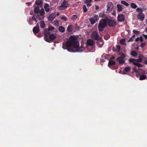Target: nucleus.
Here are the masks:
<instances>
[{
	"mask_svg": "<svg viewBox=\"0 0 147 147\" xmlns=\"http://www.w3.org/2000/svg\"><path fill=\"white\" fill-rule=\"evenodd\" d=\"M79 45L78 42L76 40L75 38L71 36L69 37V40L63 43L62 47L64 49H67L69 52H74L76 51L74 49L78 48Z\"/></svg>",
	"mask_w": 147,
	"mask_h": 147,
	"instance_id": "obj_1",
	"label": "nucleus"
},
{
	"mask_svg": "<svg viewBox=\"0 0 147 147\" xmlns=\"http://www.w3.org/2000/svg\"><path fill=\"white\" fill-rule=\"evenodd\" d=\"M45 40L49 42H51V40H54L56 37V36L51 33L47 29H45L44 32Z\"/></svg>",
	"mask_w": 147,
	"mask_h": 147,
	"instance_id": "obj_2",
	"label": "nucleus"
},
{
	"mask_svg": "<svg viewBox=\"0 0 147 147\" xmlns=\"http://www.w3.org/2000/svg\"><path fill=\"white\" fill-rule=\"evenodd\" d=\"M107 25V22L106 19H101L99 22L98 25V29L100 32H102L104 28L106 27Z\"/></svg>",
	"mask_w": 147,
	"mask_h": 147,
	"instance_id": "obj_3",
	"label": "nucleus"
},
{
	"mask_svg": "<svg viewBox=\"0 0 147 147\" xmlns=\"http://www.w3.org/2000/svg\"><path fill=\"white\" fill-rule=\"evenodd\" d=\"M106 19L107 22V24L110 27H113L116 25V22L114 20L108 18Z\"/></svg>",
	"mask_w": 147,
	"mask_h": 147,
	"instance_id": "obj_4",
	"label": "nucleus"
},
{
	"mask_svg": "<svg viewBox=\"0 0 147 147\" xmlns=\"http://www.w3.org/2000/svg\"><path fill=\"white\" fill-rule=\"evenodd\" d=\"M69 4L67 3V2L64 0L61 3V5L58 7V9L59 10H61L64 9L65 8L68 7Z\"/></svg>",
	"mask_w": 147,
	"mask_h": 147,
	"instance_id": "obj_5",
	"label": "nucleus"
},
{
	"mask_svg": "<svg viewBox=\"0 0 147 147\" xmlns=\"http://www.w3.org/2000/svg\"><path fill=\"white\" fill-rule=\"evenodd\" d=\"M98 16L96 14H94L91 18L89 19V20L92 25L94 24L98 20Z\"/></svg>",
	"mask_w": 147,
	"mask_h": 147,
	"instance_id": "obj_6",
	"label": "nucleus"
},
{
	"mask_svg": "<svg viewBox=\"0 0 147 147\" xmlns=\"http://www.w3.org/2000/svg\"><path fill=\"white\" fill-rule=\"evenodd\" d=\"M91 38L94 40H98L99 35L96 31L93 32L91 34Z\"/></svg>",
	"mask_w": 147,
	"mask_h": 147,
	"instance_id": "obj_7",
	"label": "nucleus"
},
{
	"mask_svg": "<svg viewBox=\"0 0 147 147\" xmlns=\"http://www.w3.org/2000/svg\"><path fill=\"white\" fill-rule=\"evenodd\" d=\"M135 59H130L129 60V62L130 63H132L134 65L137 66L138 67H141L142 66L140 64L137 62H135Z\"/></svg>",
	"mask_w": 147,
	"mask_h": 147,
	"instance_id": "obj_8",
	"label": "nucleus"
},
{
	"mask_svg": "<svg viewBox=\"0 0 147 147\" xmlns=\"http://www.w3.org/2000/svg\"><path fill=\"white\" fill-rule=\"evenodd\" d=\"M117 20L119 22H123L125 20V17L123 14H119L117 17Z\"/></svg>",
	"mask_w": 147,
	"mask_h": 147,
	"instance_id": "obj_9",
	"label": "nucleus"
},
{
	"mask_svg": "<svg viewBox=\"0 0 147 147\" xmlns=\"http://www.w3.org/2000/svg\"><path fill=\"white\" fill-rule=\"evenodd\" d=\"M36 19L38 20H40L41 19V17L38 14H35L33 15L32 16V19L34 20L36 22H38Z\"/></svg>",
	"mask_w": 147,
	"mask_h": 147,
	"instance_id": "obj_10",
	"label": "nucleus"
},
{
	"mask_svg": "<svg viewBox=\"0 0 147 147\" xmlns=\"http://www.w3.org/2000/svg\"><path fill=\"white\" fill-rule=\"evenodd\" d=\"M145 18L144 14L142 13H139L137 15V18L141 21H143Z\"/></svg>",
	"mask_w": 147,
	"mask_h": 147,
	"instance_id": "obj_11",
	"label": "nucleus"
},
{
	"mask_svg": "<svg viewBox=\"0 0 147 147\" xmlns=\"http://www.w3.org/2000/svg\"><path fill=\"white\" fill-rule=\"evenodd\" d=\"M113 7V4L111 2H109L107 6V11H111Z\"/></svg>",
	"mask_w": 147,
	"mask_h": 147,
	"instance_id": "obj_12",
	"label": "nucleus"
},
{
	"mask_svg": "<svg viewBox=\"0 0 147 147\" xmlns=\"http://www.w3.org/2000/svg\"><path fill=\"white\" fill-rule=\"evenodd\" d=\"M56 15L55 13H52L50 14L48 17V19L49 20L52 21L55 18Z\"/></svg>",
	"mask_w": 147,
	"mask_h": 147,
	"instance_id": "obj_13",
	"label": "nucleus"
},
{
	"mask_svg": "<svg viewBox=\"0 0 147 147\" xmlns=\"http://www.w3.org/2000/svg\"><path fill=\"white\" fill-rule=\"evenodd\" d=\"M94 43V41L91 39H88L87 41V44L88 45L92 46Z\"/></svg>",
	"mask_w": 147,
	"mask_h": 147,
	"instance_id": "obj_14",
	"label": "nucleus"
},
{
	"mask_svg": "<svg viewBox=\"0 0 147 147\" xmlns=\"http://www.w3.org/2000/svg\"><path fill=\"white\" fill-rule=\"evenodd\" d=\"M116 62L115 61L112 60H110L108 62V66L109 67H111L112 66L114 65L115 64Z\"/></svg>",
	"mask_w": 147,
	"mask_h": 147,
	"instance_id": "obj_15",
	"label": "nucleus"
},
{
	"mask_svg": "<svg viewBox=\"0 0 147 147\" xmlns=\"http://www.w3.org/2000/svg\"><path fill=\"white\" fill-rule=\"evenodd\" d=\"M116 61L119 62L120 64H123L125 61H124V59L120 58L119 57H117L116 59Z\"/></svg>",
	"mask_w": 147,
	"mask_h": 147,
	"instance_id": "obj_16",
	"label": "nucleus"
},
{
	"mask_svg": "<svg viewBox=\"0 0 147 147\" xmlns=\"http://www.w3.org/2000/svg\"><path fill=\"white\" fill-rule=\"evenodd\" d=\"M40 31V29L36 27H34L33 29V32L34 34L37 33Z\"/></svg>",
	"mask_w": 147,
	"mask_h": 147,
	"instance_id": "obj_17",
	"label": "nucleus"
},
{
	"mask_svg": "<svg viewBox=\"0 0 147 147\" xmlns=\"http://www.w3.org/2000/svg\"><path fill=\"white\" fill-rule=\"evenodd\" d=\"M40 11V9L38 6L36 7L34 9V12L36 14H38Z\"/></svg>",
	"mask_w": 147,
	"mask_h": 147,
	"instance_id": "obj_18",
	"label": "nucleus"
},
{
	"mask_svg": "<svg viewBox=\"0 0 147 147\" xmlns=\"http://www.w3.org/2000/svg\"><path fill=\"white\" fill-rule=\"evenodd\" d=\"M73 26L72 25H69L67 28V31L68 32H71L73 30Z\"/></svg>",
	"mask_w": 147,
	"mask_h": 147,
	"instance_id": "obj_19",
	"label": "nucleus"
},
{
	"mask_svg": "<svg viewBox=\"0 0 147 147\" xmlns=\"http://www.w3.org/2000/svg\"><path fill=\"white\" fill-rule=\"evenodd\" d=\"M44 8L45 10V11L47 12H48L49 10V5L47 3H46L45 5L44 6Z\"/></svg>",
	"mask_w": 147,
	"mask_h": 147,
	"instance_id": "obj_20",
	"label": "nucleus"
},
{
	"mask_svg": "<svg viewBox=\"0 0 147 147\" xmlns=\"http://www.w3.org/2000/svg\"><path fill=\"white\" fill-rule=\"evenodd\" d=\"M147 78V77L146 75H142L140 76L139 80H146Z\"/></svg>",
	"mask_w": 147,
	"mask_h": 147,
	"instance_id": "obj_21",
	"label": "nucleus"
},
{
	"mask_svg": "<svg viewBox=\"0 0 147 147\" xmlns=\"http://www.w3.org/2000/svg\"><path fill=\"white\" fill-rule=\"evenodd\" d=\"M130 54L131 56L134 57H136L138 55L137 53V52H136L135 51H132L131 52Z\"/></svg>",
	"mask_w": 147,
	"mask_h": 147,
	"instance_id": "obj_22",
	"label": "nucleus"
},
{
	"mask_svg": "<svg viewBox=\"0 0 147 147\" xmlns=\"http://www.w3.org/2000/svg\"><path fill=\"white\" fill-rule=\"evenodd\" d=\"M39 13H40V16H42V18H44L45 14V11L44 9L43 8L41 10H40V11Z\"/></svg>",
	"mask_w": 147,
	"mask_h": 147,
	"instance_id": "obj_23",
	"label": "nucleus"
},
{
	"mask_svg": "<svg viewBox=\"0 0 147 147\" xmlns=\"http://www.w3.org/2000/svg\"><path fill=\"white\" fill-rule=\"evenodd\" d=\"M59 32L63 33L65 32V28L62 26H60L59 27Z\"/></svg>",
	"mask_w": 147,
	"mask_h": 147,
	"instance_id": "obj_24",
	"label": "nucleus"
},
{
	"mask_svg": "<svg viewBox=\"0 0 147 147\" xmlns=\"http://www.w3.org/2000/svg\"><path fill=\"white\" fill-rule=\"evenodd\" d=\"M117 7L118 9V11H122L123 9L122 6L119 4H117Z\"/></svg>",
	"mask_w": 147,
	"mask_h": 147,
	"instance_id": "obj_25",
	"label": "nucleus"
},
{
	"mask_svg": "<svg viewBox=\"0 0 147 147\" xmlns=\"http://www.w3.org/2000/svg\"><path fill=\"white\" fill-rule=\"evenodd\" d=\"M35 3L37 5H42V2L40 0H36L35 2Z\"/></svg>",
	"mask_w": 147,
	"mask_h": 147,
	"instance_id": "obj_26",
	"label": "nucleus"
},
{
	"mask_svg": "<svg viewBox=\"0 0 147 147\" xmlns=\"http://www.w3.org/2000/svg\"><path fill=\"white\" fill-rule=\"evenodd\" d=\"M40 26L41 28H43L45 27V24L43 21H41L40 23Z\"/></svg>",
	"mask_w": 147,
	"mask_h": 147,
	"instance_id": "obj_27",
	"label": "nucleus"
},
{
	"mask_svg": "<svg viewBox=\"0 0 147 147\" xmlns=\"http://www.w3.org/2000/svg\"><path fill=\"white\" fill-rule=\"evenodd\" d=\"M120 43L121 44L124 45L125 44V39L124 38L121 39L120 41Z\"/></svg>",
	"mask_w": 147,
	"mask_h": 147,
	"instance_id": "obj_28",
	"label": "nucleus"
},
{
	"mask_svg": "<svg viewBox=\"0 0 147 147\" xmlns=\"http://www.w3.org/2000/svg\"><path fill=\"white\" fill-rule=\"evenodd\" d=\"M131 8L133 9H136L137 7V5L135 3H131Z\"/></svg>",
	"mask_w": 147,
	"mask_h": 147,
	"instance_id": "obj_29",
	"label": "nucleus"
},
{
	"mask_svg": "<svg viewBox=\"0 0 147 147\" xmlns=\"http://www.w3.org/2000/svg\"><path fill=\"white\" fill-rule=\"evenodd\" d=\"M121 3L126 6H128L129 5V4L124 1H121Z\"/></svg>",
	"mask_w": 147,
	"mask_h": 147,
	"instance_id": "obj_30",
	"label": "nucleus"
},
{
	"mask_svg": "<svg viewBox=\"0 0 147 147\" xmlns=\"http://www.w3.org/2000/svg\"><path fill=\"white\" fill-rule=\"evenodd\" d=\"M130 69L131 68L130 67H126L125 68L124 71L125 72H128Z\"/></svg>",
	"mask_w": 147,
	"mask_h": 147,
	"instance_id": "obj_31",
	"label": "nucleus"
},
{
	"mask_svg": "<svg viewBox=\"0 0 147 147\" xmlns=\"http://www.w3.org/2000/svg\"><path fill=\"white\" fill-rule=\"evenodd\" d=\"M82 8L84 12H86L87 11V9L85 5H84L83 6Z\"/></svg>",
	"mask_w": 147,
	"mask_h": 147,
	"instance_id": "obj_32",
	"label": "nucleus"
},
{
	"mask_svg": "<svg viewBox=\"0 0 147 147\" xmlns=\"http://www.w3.org/2000/svg\"><path fill=\"white\" fill-rule=\"evenodd\" d=\"M136 11L137 12H138V13H141L143 11L142 9H141L139 8H137L136 9Z\"/></svg>",
	"mask_w": 147,
	"mask_h": 147,
	"instance_id": "obj_33",
	"label": "nucleus"
},
{
	"mask_svg": "<svg viewBox=\"0 0 147 147\" xmlns=\"http://www.w3.org/2000/svg\"><path fill=\"white\" fill-rule=\"evenodd\" d=\"M133 32L135 34H139L140 32L139 31L136 30H133Z\"/></svg>",
	"mask_w": 147,
	"mask_h": 147,
	"instance_id": "obj_34",
	"label": "nucleus"
},
{
	"mask_svg": "<svg viewBox=\"0 0 147 147\" xmlns=\"http://www.w3.org/2000/svg\"><path fill=\"white\" fill-rule=\"evenodd\" d=\"M106 15L104 13H100L99 16L102 18L105 17Z\"/></svg>",
	"mask_w": 147,
	"mask_h": 147,
	"instance_id": "obj_35",
	"label": "nucleus"
},
{
	"mask_svg": "<svg viewBox=\"0 0 147 147\" xmlns=\"http://www.w3.org/2000/svg\"><path fill=\"white\" fill-rule=\"evenodd\" d=\"M54 29V27L53 26H49L48 28V30L49 31L50 30H52Z\"/></svg>",
	"mask_w": 147,
	"mask_h": 147,
	"instance_id": "obj_36",
	"label": "nucleus"
},
{
	"mask_svg": "<svg viewBox=\"0 0 147 147\" xmlns=\"http://www.w3.org/2000/svg\"><path fill=\"white\" fill-rule=\"evenodd\" d=\"M77 18V16L76 15H73L71 17V19L73 20H75Z\"/></svg>",
	"mask_w": 147,
	"mask_h": 147,
	"instance_id": "obj_37",
	"label": "nucleus"
},
{
	"mask_svg": "<svg viewBox=\"0 0 147 147\" xmlns=\"http://www.w3.org/2000/svg\"><path fill=\"white\" fill-rule=\"evenodd\" d=\"M125 56L123 53L121 56L119 57H119L120 59H124L125 57Z\"/></svg>",
	"mask_w": 147,
	"mask_h": 147,
	"instance_id": "obj_38",
	"label": "nucleus"
},
{
	"mask_svg": "<svg viewBox=\"0 0 147 147\" xmlns=\"http://www.w3.org/2000/svg\"><path fill=\"white\" fill-rule=\"evenodd\" d=\"M135 36V35H133L132 37L129 40L128 42H129L133 40V38Z\"/></svg>",
	"mask_w": 147,
	"mask_h": 147,
	"instance_id": "obj_39",
	"label": "nucleus"
},
{
	"mask_svg": "<svg viewBox=\"0 0 147 147\" xmlns=\"http://www.w3.org/2000/svg\"><path fill=\"white\" fill-rule=\"evenodd\" d=\"M143 63L146 64L147 65V58H145L143 59Z\"/></svg>",
	"mask_w": 147,
	"mask_h": 147,
	"instance_id": "obj_40",
	"label": "nucleus"
},
{
	"mask_svg": "<svg viewBox=\"0 0 147 147\" xmlns=\"http://www.w3.org/2000/svg\"><path fill=\"white\" fill-rule=\"evenodd\" d=\"M143 56L141 54H140L139 56V59L142 60L143 59Z\"/></svg>",
	"mask_w": 147,
	"mask_h": 147,
	"instance_id": "obj_41",
	"label": "nucleus"
},
{
	"mask_svg": "<svg viewBox=\"0 0 147 147\" xmlns=\"http://www.w3.org/2000/svg\"><path fill=\"white\" fill-rule=\"evenodd\" d=\"M92 0H86L85 3L86 4L90 3Z\"/></svg>",
	"mask_w": 147,
	"mask_h": 147,
	"instance_id": "obj_42",
	"label": "nucleus"
},
{
	"mask_svg": "<svg viewBox=\"0 0 147 147\" xmlns=\"http://www.w3.org/2000/svg\"><path fill=\"white\" fill-rule=\"evenodd\" d=\"M117 49L118 50V52H119L120 50L121 47L119 45H117L116 46Z\"/></svg>",
	"mask_w": 147,
	"mask_h": 147,
	"instance_id": "obj_43",
	"label": "nucleus"
},
{
	"mask_svg": "<svg viewBox=\"0 0 147 147\" xmlns=\"http://www.w3.org/2000/svg\"><path fill=\"white\" fill-rule=\"evenodd\" d=\"M61 19L65 21L67 20V18L65 16H63L61 18Z\"/></svg>",
	"mask_w": 147,
	"mask_h": 147,
	"instance_id": "obj_44",
	"label": "nucleus"
},
{
	"mask_svg": "<svg viewBox=\"0 0 147 147\" xmlns=\"http://www.w3.org/2000/svg\"><path fill=\"white\" fill-rule=\"evenodd\" d=\"M32 20L31 18H29V22L30 24H32Z\"/></svg>",
	"mask_w": 147,
	"mask_h": 147,
	"instance_id": "obj_45",
	"label": "nucleus"
},
{
	"mask_svg": "<svg viewBox=\"0 0 147 147\" xmlns=\"http://www.w3.org/2000/svg\"><path fill=\"white\" fill-rule=\"evenodd\" d=\"M140 40L141 42H142L143 41V38L141 36H140Z\"/></svg>",
	"mask_w": 147,
	"mask_h": 147,
	"instance_id": "obj_46",
	"label": "nucleus"
},
{
	"mask_svg": "<svg viewBox=\"0 0 147 147\" xmlns=\"http://www.w3.org/2000/svg\"><path fill=\"white\" fill-rule=\"evenodd\" d=\"M142 61L141 60L139 59H135V62H140L141 61Z\"/></svg>",
	"mask_w": 147,
	"mask_h": 147,
	"instance_id": "obj_47",
	"label": "nucleus"
},
{
	"mask_svg": "<svg viewBox=\"0 0 147 147\" xmlns=\"http://www.w3.org/2000/svg\"><path fill=\"white\" fill-rule=\"evenodd\" d=\"M145 45V43H142L141 45V46L142 47H144Z\"/></svg>",
	"mask_w": 147,
	"mask_h": 147,
	"instance_id": "obj_48",
	"label": "nucleus"
},
{
	"mask_svg": "<svg viewBox=\"0 0 147 147\" xmlns=\"http://www.w3.org/2000/svg\"><path fill=\"white\" fill-rule=\"evenodd\" d=\"M140 37H137L135 39V41L137 42H138V41H139L140 40Z\"/></svg>",
	"mask_w": 147,
	"mask_h": 147,
	"instance_id": "obj_49",
	"label": "nucleus"
},
{
	"mask_svg": "<svg viewBox=\"0 0 147 147\" xmlns=\"http://www.w3.org/2000/svg\"><path fill=\"white\" fill-rule=\"evenodd\" d=\"M146 39H147V35H145L143 34L142 35Z\"/></svg>",
	"mask_w": 147,
	"mask_h": 147,
	"instance_id": "obj_50",
	"label": "nucleus"
},
{
	"mask_svg": "<svg viewBox=\"0 0 147 147\" xmlns=\"http://www.w3.org/2000/svg\"><path fill=\"white\" fill-rule=\"evenodd\" d=\"M87 4V6L88 7H90L91 6V4L90 3H87L86 4Z\"/></svg>",
	"mask_w": 147,
	"mask_h": 147,
	"instance_id": "obj_51",
	"label": "nucleus"
},
{
	"mask_svg": "<svg viewBox=\"0 0 147 147\" xmlns=\"http://www.w3.org/2000/svg\"><path fill=\"white\" fill-rule=\"evenodd\" d=\"M133 71L136 72H137V70L136 68H134L133 69Z\"/></svg>",
	"mask_w": 147,
	"mask_h": 147,
	"instance_id": "obj_52",
	"label": "nucleus"
},
{
	"mask_svg": "<svg viewBox=\"0 0 147 147\" xmlns=\"http://www.w3.org/2000/svg\"><path fill=\"white\" fill-rule=\"evenodd\" d=\"M76 30H79V27L76 25V27H75Z\"/></svg>",
	"mask_w": 147,
	"mask_h": 147,
	"instance_id": "obj_53",
	"label": "nucleus"
},
{
	"mask_svg": "<svg viewBox=\"0 0 147 147\" xmlns=\"http://www.w3.org/2000/svg\"><path fill=\"white\" fill-rule=\"evenodd\" d=\"M54 22L56 24H58L59 23V21L58 20H55L54 21Z\"/></svg>",
	"mask_w": 147,
	"mask_h": 147,
	"instance_id": "obj_54",
	"label": "nucleus"
},
{
	"mask_svg": "<svg viewBox=\"0 0 147 147\" xmlns=\"http://www.w3.org/2000/svg\"><path fill=\"white\" fill-rule=\"evenodd\" d=\"M115 58V57L114 56H112L111 57L110 59H114Z\"/></svg>",
	"mask_w": 147,
	"mask_h": 147,
	"instance_id": "obj_55",
	"label": "nucleus"
},
{
	"mask_svg": "<svg viewBox=\"0 0 147 147\" xmlns=\"http://www.w3.org/2000/svg\"><path fill=\"white\" fill-rule=\"evenodd\" d=\"M35 27H36L37 28H39L38 23L36 25Z\"/></svg>",
	"mask_w": 147,
	"mask_h": 147,
	"instance_id": "obj_56",
	"label": "nucleus"
},
{
	"mask_svg": "<svg viewBox=\"0 0 147 147\" xmlns=\"http://www.w3.org/2000/svg\"><path fill=\"white\" fill-rule=\"evenodd\" d=\"M109 56V55H107L105 57V58L106 59Z\"/></svg>",
	"mask_w": 147,
	"mask_h": 147,
	"instance_id": "obj_57",
	"label": "nucleus"
},
{
	"mask_svg": "<svg viewBox=\"0 0 147 147\" xmlns=\"http://www.w3.org/2000/svg\"><path fill=\"white\" fill-rule=\"evenodd\" d=\"M96 9V10H98V9H99V7L98 6H96V8H95Z\"/></svg>",
	"mask_w": 147,
	"mask_h": 147,
	"instance_id": "obj_58",
	"label": "nucleus"
},
{
	"mask_svg": "<svg viewBox=\"0 0 147 147\" xmlns=\"http://www.w3.org/2000/svg\"><path fill=\"white\" fill-rule=\"evenodd\" d=\"M100 61L101 62H105V61H104V60L102 59H100Z\"/></svg>",
	"mask_w": 147,
	"mask_h": 147,
	"instance_id": "obj_59",
	"label": "nucleus"
},
{
	"mask_svg": "<svg viewBox=\"0 0 147 147\" xmlns=\"http://www.w3.org/2000/svg\"><path fill=\"white\" fill-rule=\"evenodd\" d=\"M145 31L146 33H147V27L146 28Z\"/></svg>",
	"mask_w": 147,
	"mask_h": 147,
	"instance_id": "obj_60",
	"label": "nucleus"
},
{
	"mask_svg": "<svg viewBox=\"0 0 147 147\" xmlns=\"http://www.w3.org/2000/svg\"><path fill=\"white\" fill-rule=\"evenodd\" d=\"M59 15V13H58L57 14V16H58Z\"/></svg>",
	"mask_w": 147,
	"mask_h": 147,
	"instance_id": "obj_61",
	"label": "nucleus"
},
{
	"mask_svg": "<svg viewBox=\"0 0 147 147\" xmlns=\"http://www.w3.org/2000/svg\"><path fill=\"white\" fill-rule=\"evenodd\" d=\"M143 74H147V72H145V73H143Z\"/></svg>",
	"mask_w": 147,
	"mask_h": 147,
	"instance_id": "obj_62",
	"label": "nucleus"
},
{
	"mask_svg": "<svg viewBox=\"0 0 147 147\" xmlns=\"http://www.w3.org/2000/svg\"><path fill=\"white\" fill-rule=\"evenodd\" d=\"M117 68V67H115L114 69H116Z\"/></svg>",
	"mask_w": 147,
	"mask_h": 147,
	"instance_id": "obj_63",
	"label": "nucleus"
},
{
	"mask_svg": "<svg viewBox=\"0 0 147 147\" xmlns=\"http://www.w3.org/2000/svg\"><path fill=\"white\" fill-rule=\"evenodd\" d=\"M146 24L147 25V19L146 21Z\"/></svg>",
	"mask_w": 147,
	"mask_h": 147,
	"instance_id": "obj_64",
	"label": "nucleus"
}]
</instances>
